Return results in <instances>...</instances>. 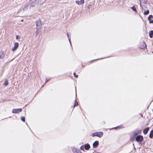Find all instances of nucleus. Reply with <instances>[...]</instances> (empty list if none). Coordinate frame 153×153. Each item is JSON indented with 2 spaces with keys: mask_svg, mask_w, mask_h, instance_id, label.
<instances>
[{
  "mask_svg": "<svg viewBox=\"0 0 153 153\" xmlns=\"http://www.w3.org/2000/svg\"><path fill=\"white\" fill-rule=\"evenodd\" d=\"M35 23L36 26V31H37L41 29L42 27V23L40 19L37 20Z\"/></svg>",
  "mask_w": 153,
  "mask_h": 153,
  "instance_id": "1",
  "label": "nucleus"
},
{
  "mask_svg": "<svg viewBox=\"0 0 153 153\" xmlns=\"http://www.w3.org/2000/svg\"><path fill=\"white\" fill-rule=\"evenodd\" d=\"M92 135L93 137L97 136L101 137L103 136V133L101 132H95L93 133Z\"/></svg>",
  "mask_w": 153,
  "mask_h": 153,
  "instance_id": "2",
  "label": "nucleus"
},
{
  "mask_svg": "<svg viewBox=\"0 0 153 153\" xmlns=\"http://www.w3.org/2000/svg\"><path fill=\"white\" fill-rule=\"evenodd\" d=\"M143 139V137L141 136H138L136 137V140L138 142H140L142 141Z\"/></svg>",
  "mask_w": 153,
  "mask_h": 153,
  "instance_id": "3",
  "label": "nucleus"
},
{
  "mask_svg": "<svg viewBox=\"0 0 153 153\" xmlns=\"http://www.w3.org/2000/svg\"><path fill=\"white\" fill-rule=\"evenodd\" d=\"M22 111L21 108L14 109L12 110V113H17Z\"/></svg>",
  "mask_w": 153,
  "mask_h": 153,
  "instance_id": "4",
  "label": "nucleus"
},
{
  "mask_svg": "<svg viewBox=\"0 0 153 153\" xmlns=\"http://www.w3.org/2000/svg\"><path fill=\"white\" fill-rule=\"evenodd\" d=\"M153 18V16L152 15H150L148 17V19L149 21V24H152L153 23V20L152 19Z\"/></svg>",
  "mask_w": 153,
  "mask_h": 153,
  "instance_id": "5",
  "label": "nucleus"
},
{
  "mask_svg": "<svg viewBox=\"0 0 153 153\" xmlns=\"http://www.w3.org/2000/svg\"><path fill=\"white\" fill-rule=\"evenodd\" d=\"M19 46V43L16 42L14 44V46L12 49V50L13 51H15L18 47Z\"/></svg>",
  "mask_w": 153,
  "mask_h": 153,
  "instance_id": "6",
  "label": "nucleus"
},
{
  "mask_svg": "<svg viewBox=\"0 0 153 153\" xmlns=\"http://www.w3.org/2000/svg\"><path fill=\"white\" fill-rule=\"evenodd\" d=\"M76 3L78 5H81L84 3V0H77L76 1Z\"/></svg>",
  "mask_w": 153,
  "mask_h": 153,
  "instance_id": "7",
  "label": "nucleus"
},
{
  "mask_svg": "<svg viewBox=\"0 0 153 153\" xmlns=\"http://www.w3.org/2000/svg\"><path fill=\"white\" fill-rule=\"evenodd\" d=\"M140 48L142 49H145L146 48V44L144 42L141 43V45L140 47Z\"/></svg>",
  "mask_w": 153,
  "mask_h": 153,
  "instance_id": "8",
  "label": "nucleus"
},
{
  "mask_svg": "<svg viewBox=\"0 0 153 153\" xmlns=\"http://www.w3.org/2000/svg\"><path fill=\"white\" fill-rule=\"evenodd\" d=\"M84 146L85 149L86 150H88L90 147V145L88 144H86Z\"/></svg>",
  "mask_w": 153,
  "mask_h": 153,
  "instance_id": "9",
  "label": "nucleus"
},
{
  "mask_svg": "<svg viewBox=\"0 0 153 153\" xmlns=\"http://www.w3.org/2000/svg\"><path fill=\"white\" fill-rule=\"evenodd\" d=\"M99 144V142L98 141H95L93 144V147L95 148Z\"/></svg>",
  "mask_w": 153,
  "mask_h": 153,
  "instance_id": "10",
  "label": "nucleus"
},
{
  "mask_svg": "<svg viewBox=\"0 0 153 153\" xmlns=\"http://www.w3.org/2000/svg\"><path fill=\"white\" fill-rule=\"evenodd\" d=\"M5 55L3 52H0V59H1L3 58L4 56Z\"/></svg>",
  "mask_w": 153,
  "mask_h": 153,
  "instance_id": "11",
  "label": "nucleus"
},
{
  "mask_svg": "<svg viewBox=\"0 0 153 153\" xmlns=\"http://www.w3.org/2000/svg\"><path fill=\"white\" fill-rule=\"evenodd\" d=\"M149 127H147V128H145V129H144L143 131V133L145 134H146L148 131L149 130Z\"/></svg>",
  "mask_w": 153,
  "mask_h": 153,
  "instance_id": "12",
  "label": "nucleus"
},
{
  "mask_svg": "<svg viewBox=\"0 0 153 153\" xmlns=\"http://www.w3.org/2000/svg\"><path fill=\"white\" fill-rule=\"evenodd\" d=\"M73 153H78L79 151V149L74 148L72 149Z\"/></svg>",
  "mask_w": 153,
  "mask_h": 153,
  "instance_id": "13",
  "label": "nucleus"
},
{
  "mask_svg": "<svg viewBox=\"0 0 153 153\" xmlns=\"http://www.w3.org/2000/svg\"><path fill=\"white\" fill-rule=\"evenodd\" d=\"M149 37L151 38H152L153 37V30H151L149 31Z\"/></svg>",
  "mask_w": 153,
  "mask_h": 153,
  "instance_id": "14",
  "label": "nucleus"
},
{
  "mask_svg": "<svg viewBox=\"0 0 153 153\" xmlns=\"http://www.w3.org/2000/svg\"><path fill=\"white\" fill-rule=\"evenodd\" d=\"M149 137L151 138H152L153 137V130H152L150 133L149 134Z\"/></svg>",
  "mask_w": 153,
  "mask_h": 153,
  "instance_id": "15",
  "label": "nucleus"
},
{
  "mask_svg": "<svg viewBox=\"0 0 153 153\" xmlns=\"http://www.w3.org/2000/svg\"><path fill=\"white\" fill-rule=\"evenodd\" d=\"M149 13V10H147V11H145L144 12V15H147Z\"/></svg>",
  "mask_w": 153,
  "mask_h": 153,
  "instance_id": "16",
  "label": "nucleus"
},
{
  "mask_svg": "<svg viewBox=\"0 0 153 153\" xmlns=\"http://www.w3.org/2000/svg\"><path fill=\"white\" fill-rule=\"evenodd\" d=\"M131 9L134 11L136 13H137V11L136 8L134 7H131Z\"/></svg>",
  "mask_w": 153,
  "mask_h": 153,
  "instance_id": "17",
  "label": "nucleus"
},
{
  "mask_svg": "<svg viewBox=\"0 0 153 153\" xmlns=\"http://www.w3.org/2000/svg\"><path fill=\"white\" fill-rule=\"evenodd\" d=\"M8 84V81L7 80H6L4 83V85L5 86L7 85Z\"/></svg>",
  "mask_w": 153,
  "mask_h": 153,
  "instance_id": "18",
  "label": "nucleus"
},
{
  "mask_svg": "<svg viewBox=\"0 0 153 153\" xmlns=\"http://www.w3.org/2000/svg\"><path fill=\"white\" fill-rule=\"evenodd\" d=\"M21 120L23 122L25 121V118L24 117H21Z\"/></svg>",
  "mask_w": 153,
  "mask_h": 153,
  "instance_id": "19",
  "label": "nucleus"
},
{
  "mask_svg": "<svg viewBox=\"0 0 153 153\" xmlns=\"http://www.w3.org/2000/svg\"><path fill=\"white\" fill-rule=\"evenodd\" d=\"M78 105V102H76V100H75V104L74 105V107H75L77 105Z\"/></svg>",
  "mask_w": 153,
  "mask_h": 153,
  "instance_id": "20",
  "label": "nucleus"
},
{
  "mask_svg": "<svg viewBox=\"0 0 153 153\" xmlns=\"http://www.w3.org/2000/svg\"><path fill=\"white\" fill-rule=\"evenodd\" d=\"M84 147V145H83L82 146H81L80 147V149L81 150H84V149H83V147Z\"/></svg>",
  "mask_w": 153,
  "mask_h": 153,
  "instance_id": "21",
  "label": "nucleus"
},
{
  "mask_svg": "<svg viewBox=\"0 0 153 153\" xmlns=\"http://www.w3.org/2000/svg\"><path fill=\"white\" fill-rule=\"evenodd\" d=\"M20 38L19 37L18 35H17L16 36V39H19Z\"/></svg>",
  "mask_w": 153,
  "mask_h": 153,
  "instance_id": "22",
  "label": "nucleus"
},
{
  "mask_svg": "<svg viewBox=\"0 0 153 153\" xmlns=\"http://www.w3.org/2000/svg\"><path fill=\"white\" fill-rule=\"evenodd\" d=\"M67 35L68 37V39H69V41L70 42H70V39L69 38V36H68V33H67Z\"/></svg>",
  "mask_w": 153,
  "mask_h": 153,
  "instance_id": "23",
  "label": "nucleus"
},
{
  "mask_svg": "<svg viewBox=\"0 0 153 153\" xmlns=\"http://www.w3.org/2000/svg\"><path fill=\"white\" fill-rule=\"evenodd\" d=\"M23 9H24V10L27 9V7L25 6V7H24Z\"/></svg>",
  "mask_w": 153,
  "mask_h": 153,
  "instance_id": "24",
  "label": "nucleus"
},
{
  "mask_svg": "<svg viewBox=\"0 0 153 153\" xmlns=\"http://www.w3.org/2000/svg\"><path fill=\"white\" fill-rule=\"evenodd\" d=\"M49 80H48L47 79H46V82H47Z\"/></svg>",
  "mask_w": 153,
  "mask_h": 153,
  "instance_id": "25",
  "label": "nucleus"
},
{
  "mask_svg": "<svg viewBox=\"0 0 153 153\" xmlns=\"http://www.w3.org/2000/svg\"><path fill=\"white\" fill-rule=\"evenodd\" d=\"M78 75H76V76H75V77H76V78H77L78 77Z\"/></svg>",
  "mask_w": 153,
  "mask_h": 153,
  "instance_id": "26",
  "label": "nucleus"
},
{
  "mask_svg": "<svg viewBox=\"0 0 153 153\" xmlns=\"http://www.w3.org/2000/svg\"><path fill=\"white\" fill-rule=\"evenodd\" d=\"M74 75L75 76H76V74H75V73H74Z\"/></svg>",
  "mask_w": 153,
  "mask_h": 153,
  "instance_id": "27",
  "label": "nucleus"
},
{
  "mask_svg": "<svg viewBox=\"0 0 153 153\" xmlns=\"http://www.w3.org/2000/svg\"><path fill=\"white\" fill-rule=\"evenodd\" d=\"M117 128H120V126H118Z\"/></svg>",
  "mask_w": 153,
  "mask_h": 153,
  "instance_id": "28",
  "label": "nucleus"
},
{
  "mask_svg": "<svg viewBox=\"0 0 153 153\" xmlns=\"http://www.w3.org/2000/svg\"><path fill=\"white\" fill-rule=\"evenodd\" d=\"M21 21H22V22H23V19H22V20H21Z\"/></svg>",
  "mask_w": 153,
  "mask_h": 153,
  "instance_id": "29",
  "label": "nucleus"
},
{
  "mask_svg": "<svg viewBox=\"0 0 153 153\" xmlns=\"http://www.w3.org/2000/svg\"><path fill=\"white\" fill-rule=\"evenodd\" d=\"M143 1H144V0H143V2H141L142 3H143Z\"/></svg>",
  "mask_w": 153,
  "mask_h": 153,
  "instance_id": "30",
  "label": "nucleus"
},
{
  "mask_svg": "<svg viewBox=\"0 0 153 153\" xmlns=\"http://www.w3.org/2000/svg\"><path fill=\"white\" fill-rule=\"evenodd\" d=\"M75 90H76V89H75Z\"/></svg>",
  "mask_w": 153,
  "mask_h": 153,
  "instance_id": "31",
  "label": "nucleus"
},
{
  "mask_svg": "<svg viewBox=\"0 0 153 153\" xmlns=\"http://www.w3.org/2000/svg\"><path fill=\"white\" fill-rule=\"evenodd\" d=\"M30 1H31V0H30Z\"/></svg>",
  "mask_w": 153,
  "mask_h": 153,
  "instance_id": "32",
  "label": "nucleus"
}]
</instances>
